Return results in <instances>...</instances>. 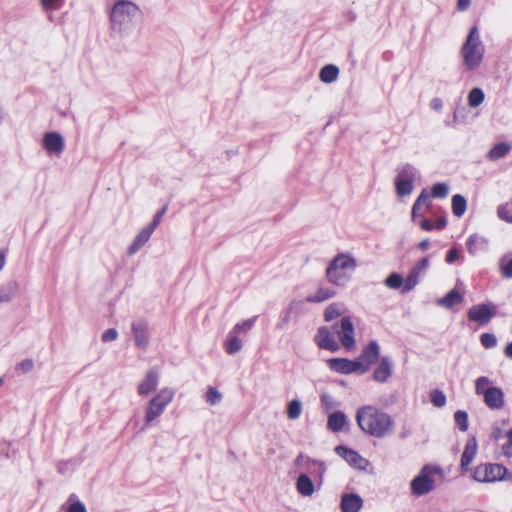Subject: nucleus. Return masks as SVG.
Returning a JSON list of instances; mask_svg holds the SVG:
<instances>
[{"instance_id": "24", "label": "nucleus", "mask_w": 512, "mask_h": 512, "mask_svg": "<svg viewBox=\"0 0 512 512\" xmlns=\"http://www.w3.org/2000/svg\"><path fill=\"white\" fill-rule=\"evenodd\" d=\"M135 345L139 348H146L149 343L148 329L144 322H133L131 325Z\"/></svg>"}, {"instance_id": "26", "label": "nucleus", "mask_w": 512, "mask_h": 512, "mask_svg": "<svg viewBox=\"0 0 512 512\" xmlns=\"http://www.w3.org/2000/svg\"><path fill=\"white\" fill-rule=\"evenodd\" d=\"M296 490L303 497H311L316 491V485L306 473H301L296 480Z\"/></svg>"}, {"instance_id": "34", "label": "nucleus", "mask_w": 512, "mask_h": 512, "mask_svg": "<svg viewBox=\"0 0 512 512\" xmlns=\"http://www.w3.org/2000/svg\"><path fill=\"white\" fill-rule=\"evenodd\" d=\"M19 286L15 281L8 282L0 288V302H9L18 292Z\"/></svg>"}, {"instance_id": "25", "label": "nucleus", "mask_w": 512, "mask_h": 512, "mask_svg": "<svg viewBox=\"0 0 512 512\" xmlns=\"http://www.w3.org/2000/svg\"><path fill=\"white\" fill-rule=\"evenodd\" d=\"M155 229L149 225L143 228L134 238L132 244L128 248V254H136L150 239Z\"/></svg>"}, {"instance_id": "53", "label": "nucleus", "mask_w": 512, "mask_h": 512, "mask_svg": "<svg viewBox=\"0 0 512 512\" xmlns=\"http://www.w3.org/2000/svg\"><path fill=\"white\" fill-rule=\"evenodd\" d=\"M166 211H167V206H164L160 211H158L155 214L153 221L149 224V226L152 227L153 229H156L157 226L159 225V223L161 222L162 217L166 213Z\"/></svg>"}, {"instance_id": "61", "label": "nucleus", "mask_w": 512, "mask_h": 512, "mask_svg": "<svg viewBox=\"0 0 512 512\" xmlns=\"http://www.w3.org/2000/svg\"><path fill=\"white\" fill-rule=\"evenodd\" d=\"M428 247H429V240H428V239H424V240H422V241L419 243V248H420L422 251H425Z\"/></svg>"}, {"instance_id": "41", "label": "nucleus", "mask_w": 512, "mask_h": 512, "mask_svg": "<svg viewBox=\"0 0 512 512\" xmlns=\"http://www.w3.org/2000/svg\"><path fill=\"white\" fill-rule=\"evenodd\" d=\"M256 319H257V316H254L252 318H249L242 322H239V323L235 324L231 330L235 331V333H237L239 335L246 334L252 329V327L254 326V324L256 322Z\"/></svg>"}, {"instance_id": "18", "label": "nucleus", "mask_w": 512, "mask_h": 512, "mask_svg": "<svg viewBox=\"0 0 512 512\" xmlns=\"http://www.w3.org/2000/svg\"><path fill=\"white\" fill-rule=\"evenodd\" d=\"M478 450V444L475 437H471L468 439L464 451L461 455L460 460V469L462 473H467L469 471V465L473 462L476 457Z\"/></svg>"}, {"instance_id": "22", "label": "nucleus", "mask_w": 512, "mask_h": 512, "mask_svg": "<svg viewBox=\"0 0 512 512\" xmlns=\"http://www.w3.org/2000/svg\"><path fill=\"white\" fill-rule=\"evenodd\" d=\"M392 362L389 357H382L373 372V379L379 383H385L392 375Z\"/></svg>"}, {"instance_id": "5", "label": "nucleus", "mask_w": 512, "mask_h": 512, "mask_svg": "<svg viewBox=\"0 0 512 512\" xmlns=\"http://www.w3.org/2000/svg\"><path fill=\"white\" fill-rule=\"evenodd\" d=\"M175 390L170 387H164L158 391L146 404L144 409V421L148 426L154 420L162 416L168 405L174 400Z\"/></svg>"}, {"instance_id": "13", "label": "nucleus", "mask_w": 512, "mask_h": 512, "mask_svg": "<svg viewBox=\"0 0 512 512\" xmlns=\"http://www.w3.org/2000/svg\"><path fill=\"white\" fill-rule=\"evenodd\" d=\"M314 341L319 348L330 352H337L340 348L339 343L334 337V332H331L327 327H320L318 329Z\"/></svg>"}, {"instance_id": "49", "label": "nucleus", "mask_w": 512, "mask_h": 512, "mask_svg": "<svg viewBox=\"0 0 512 512\" xmlns=\"http://www.w3.org/2000/svg\"><path fill=\"white\" fill-rule=\"evenodd\" d=\"M490 384V380L488 377L481 376L475 382V391L478 395H485V391L489 389L488 385Z\"/></svg>"}, {"instance_id": "17", "label": "nucleus", "mask_w": 512, "mask_h": 512, "mask_svg": "<svg viewBox=\"0 0 512 512\" xmlns=\"http://www.w3.org/2000/svg\"><path fill=\"white\" fill-rule=\"evenodd\" d=\"M43 147L47 152L59 155L64 151L65 140L58 132H48L43 137Z\"/></svg>"}, {"instance_id": "21", "label": "nucleus", "mask_w": 512, "mask_h": 512, "mask_svg": "<svg viewBox=\"0 0 512 512\" xmlns=\"http://www.w3.org/2000/svg\"><path fill=\"white\" fill-rule=\"evenodd\" d=\"M363 507V499L356 493H346L341 497L342 512H359Z\"/></svg>"}, {"instance_id": "15", "label": "nucleus", "mask_w": 512, "mask_h": 512, "mask_svg": "<svg viewBox=\"0 0 512 512\" xmlns=\"http://www.w3.org/2000/svg\"><path fill=\"white\" fill-rule=\"evenodd\" d=\"M335 452L337 453V455L345 459V461L348 464L359 470H365L368 465V461L365 458H363L358 452L345 446H337L335 448Z\"/></svg>"}, {"instance_id": "29", "label": "nucleus", "mask_w": 512, "mask_h": 512, "mask_svg": "<svg viewBox=\"0 0 512 512\" xmlns=\"http://www.w3.org/2000/svg\"><path fill=\"white\" fill-rule=\"evenodd\" d=\"M347 423L346 415L341 411H336L329 415L327 427L333 432L341 431Z\"/></svg>"}, {"instance_id": "16", "label": "nucleus", "mask_w": 512, "mask_h": 512, "mask_svg": "<svg viewBox=\"0 0 512 512\" xmlns=\"http://www.w3.org/2000/svg\"><path fill=\"white\" fill-rule=\"evenodd\" d=\"M159 378L158 370L156 368L150 369L138 384L137 393L143 397L155 391L159 385Z\"/></svg>"}, {"instance_id": "43", "label": "nucleus", "mask_w": 512, "mask_h": 512, "mask_svg": "<svg viewBox=\"0 0 512 512\" xmlns=\"http://www.w3.org/2000/svg\"><path fill=\"white\" fill-rule=\"evenodd\" d=\"M384 284L390 289H398L404 286V281L400 274L392 273L385 279Z\"/></svg>"}, {"instance_id": "45", "label": "nucleus", "mask_w": 512, "mask_h": 512, "mask_svg": "<svg viewBox=\"0 0 512 512\" xmlns=\"http://www.w3.org/2000/svg\"><path fill=\"white\" fill-rule=\"evenodd\" d=\"M454 420L461 431H466L468 429V415L466 412L458 410L454 414Z\"/></svg>"}, {"instance_id": "63", "label": "nucleus", "mask_w": 512, "mask_h": 512, "mask_svg": "<svg viewBox=\"0 0 512 512\" xmlns=\"http://www.w3.org/2000/svg\"><path fill=\"white\" fill-rule=\"evenodd\" d=\"M5 262H6L5 255L2 252H0V271L3 269Z\"/></svg>"}, {"instance_id": "14", "label": "nucleus", "mask_w": 512, "mask_h": 512, "mask_svg": "<svg viewBox=\"0 0 512 512\" xmlns=\"http://www.w3.org/2000/svg\"><path fill=\"white\" fill-rule=\"evenodd\" d=\"M429 267V259L423 258L419 261L410 271L408 276L404 281V286L402 289L403 293H407L411 291L419 282V278L425 274L426 270Z\"/></svg>"}, {"instance_id": "42", "label": "nucleus", "mask_w": 512, "mask_h": 512, "mask_svg": "<svg viewBox=\"0 0 512 512\" xmlns=\"http://www.w3.org/2000/svg\"><path fill=\"white\" fill-rule=\"evenodd\" d=\"M431 207V200L430 195L428 194L426 189H423L420 193V195L417 197L416 201L414 202V210L418 208H423L424 210H427Z\"/></svg>"}, {"instance_id": "32", "label": "nucleus", "mask_w": 512, "mask_h": 512, "mask_svg": "<svg viewBox=\"0 0 512 512\" xmlns=\"http://www.w3.org/2000/svg\"><path fill=\"white\" fill-rule=\"evenodd\" d=\"M339 76V68L336 65L328 64L321 68L319 78L323 83H333Z\"/></svg>"}, {"instance_id": "30", "label": "nucleus", "mask_w": 512, "mask_h": 512, "mask_svg": "<svg viewBox=\"0 0 512 512\" xmlns=\"http://www.w3.org/2000/svg\"><path fill=\"white\" fill-rule=\"evenodd\" d=\"M39 4L42 11L46 14L47 19L53 21L54 12L64 6L65 0H39Z\"/></svg>"}, {"instance_id": "64", "label": "nucleus", "mask_w": 512, "mask_h": 512, "mask_svg": "<svg viewBox=\"0 0 512 512\" xmlns=\"http://www.w3.org/2000/svg\"><path fill=\"white\" fill-rule=\"evenodd\" d=\"M330 398H331V397H330V396H328V395H323V396H322V402H323V403H329V399H330Z\"/></svg>"}, {"instance_id": "3", "label": "nucleus", "mask_w": 512, "mask_h": 512, "mask_svg": "<svg viewBox=\"0 0 512 512\" xmlns=\"http://www.w3.org/2000/svg\"><path fill=\"white\" fill-rule=\"evenodd\" d=\"M357 266V260L351 254L339 253L326 268L327 281L332 285L344 287L351 280Z\"/></svg>"}, {"instance_id": "39", "label": "nucleus", "mask_w": 512, "mask_h": 512, "mask_svg": "<svg viewBox=\"0 0 512 512\" xmlns=\"http://www.w3.org/2000/svg\"><path fill=\"white\" fill-rule=\"evenodd\" d=\"M302 413V403L299 399H293L287 405V417L290 420H296Z\"/></svg>"}, {"instance_id": "36", "label": "nucleus", "mask_w": 512, "mask_h": 512, "mask_svg": "<svg viewBox=\"0 0 512 512\" xmlns=\"http://www.w3.org/2000/svg\"><path fill=\"white\" fill-rule=\"evenodd\" d=\"M484 99L485 94L483 90L478 87L471 89L467 96V102L471 108H476L480 106L484 102Z\"/></svg>"}, {"instance_id": "46", "label": "nucleus", "mask_w": 512, "mask_h": 512, "mask_svg": "<svg viewBox=\"0 0 512 512\" xmlns=\"http://www.w3.org/2000/svg\"><path fill=\"white\" fill-rule=\"evenodd\" d=\"M222 400V394L214 387H209L206 393V401L210 405H216Z\"/></svg>"}, {"instance_id": "52", "label": "nucleus", "mask_w": 512, "mask_h": 512, "mask_svg": "<svg viewBox=\"0 0 512 512\" xmlns=\"http://www.w3.org/2000/svg\"><path fill=\"white\" fill-rule=\"evenodd\" d=\"M101 338L103 342L114 341L118 338V332L115 328H109L103 332Z\"/></svg>"}, {"instance_id": "44", "label": "nucleus", "mask_w": 512, "mask_h": 512, "mask_svg": "<svg viewBox=\"0 0 512 512\" xmlns=\"http://www.w3.org/2000/svg\"><path fill=\"white\" fill-rule=\"evenodd\" d=\"M449 193V186L445 183H437L432 187L431 196L434 198H446Z\"/></svg>"}, {"instance_id": "35", "label": "nucleus", "mask_w": 512, "mask_h": 512, "mask_svg": "<svg viewBox=\"0 0 512 512\" xmlns=\"http://www.w3.org/2000/svg\"><path fill=\"white\" fill-rule=\"evenodd\" d=\"M346 311L345 305L342 303H332L328 305L324 311V319L327 322L334 320Z\"/></svg>"}, {"instance_id": "19", "label": "nucleus", "mask_w": 512, "mask_h": 512, "mask_svg": "<svg viewBox=\"0 0 512 512\" xmlns=\"http://www.w3.org/2000/svg\"><path fill=\"white\" fill-rule=\"evenodd\" d=\"M380 354V346L377 341L373 340L370 341L367 346L364 347L362 350V353L357 358V361L360 362L362 365L367 366V371L369 370L370 366L377 361Z\"/></svg>"}, {"instance_id": "33", "label": "nucleus", "mask_w": 512, "mask_h": 512, "mask_svg": "<svg viewBox=\"0 0 512 512\" xmlns=\"http://www.w3.org/2000/svg\"><path fill=\"white\" fill-rule=\"evenodd\" d=\"M511 150V146L505 142L494 145L487 154V158L491 161H497L505 157Z\"/></svg>"}, {"instance_id": "57", "label": "nucleus", "mask_w": 512, "mask_h": 512, "mask_svg": "<svg viewBox=\"0 0 512 512\" xmlns=\"http://www.w3.org/2000/svg\"><path fill=\"white\" fill-rule=\"evenodd\" d=\"M417 223H419L420 227L424 231H431V230L435 229L434 224L426 218L420 219Z\"/></svg>"}, {"instance_id": "47", "label": "nucleus", "mask_w": 512, "mask_h": 512, "mask_svg": "<svg viewBox=\"0 0 512 512\" xmlns=\"http://www.w3.org/2000/svg\"><path fill=\"white\" fill-rule=\"evenodd\" d=\"M481 345L486 349L494 348L497 345V338L492 333H483L480 336Z\"/></svg>"}, {"instance_id": "37", "label": "nucleus", "mask_w": 512, "mask_h": 512, "mask_svg": "<svg viewBox=\"0 0 512 512\" xmlns=\"http://www.w3.org/2000/svg\"><path fill=\"white\" fill-rule=\"evenodd\" d=\"M62 508L66 509V512H87L85 505L74 494L69 496Z\"/></svg>"}, {"instance_id": "2", "label": "nucleus", "mask_w": 512, "mask_h": 512, "mask_svg": "<svg viewBox=\"0 0 512 512\" xmlns=\"http://www.w3.org/2000/svg\"><path fill=\"white\" fill-rule=\"evenodd\" d=\"M141 17L140 7L130 0H117L109 12L110 28L119 36H129Z\"/></svg>"}, {"instance_id": "6", "label": "nucleus", "mask_w": 512, "mask_h": 512, "mask_svg": "<svg viewBox=\"0 0 512 512\" xmlns=\"http://www.w3.org/2000/svg\"><path fill=\"white\" fill-rule=\"evenodd\" d=\"M441 473L442 470L437 466H423L419 474L410 483L412 494L419 497L431 492L435 486V475H440Z\"/></svg>"}, {"instance_id": "55", "label": "nucleus", "mask_w": 512, "mask_h": 512, "mask_svg": "<svg viewBox=\"0 0 512 512\" xmlns=\"http://www.w3.org/2000/svg\"><path fill=\"white\" fill-rule=\"evenodd\" d=\"M460 257V252L456 248H452L448 251L446 256V262L452 264Z\"/></svg>"}, {"instance_id": "50", "label": "nucleus", "mask_w": 512, "mask_h": 512, "mask_svg": "<svg viewBox=\"0 0 512 512\" xmlns=\"http://www.w3.org/2000/svg\"><path fill=\"white\" fill-rule=\"evenodd\" d=\"M430 399L436 407H443L446 403V396L440 390H433L430 394Z\"/></svg>"}, {"instance_id": "54", "label": "nucleus", "mask_w": 512, "mask_h": 512, "mask_svg": "<svg viewBox=\"0 0 512 512\" xmlns=\"http://www.w3.org/2000/svg\"><path fill=\"white\" fill-rule=\"evenodd\" d=\"M507 443L503 446L504 454L512 457V429L507 432Z\"/></svg>"}, {"instance_id": "20", "label": "nucleus", "mask_w": 512, "mask_h": 512, "mask_svg": "<svg viewBox=\"0 0 512 512\" xmlns=\"http://www.w3.org/2000/svg\"><path fill=\"white\" fill-rule=\"evenodd\" d=\"M489 239L479 234H472L466 240L467 251L470 255L475 256L479 252L488 250Z\"/></svg>"}, {"instance_id": "1", "label": "nucleus", "mask_w": 512, "mask_h": 512, "mask_svg": "<svg viewBox=\"0 0 512 512\" xmlns=\"http://www.w3.org/2000/svg\"><path fill=\"white\" fill-rule=\"evenodd\" d=\"M356 422L364 433L375 438L386 437L394 427L391 416L372 405H365L357 410Z\"/></svg>"}, {"instance_id": "60", "label": "nucleus", "mask_w": 512, "mask_h": 512, "mask_svg": "<svg viewBox=\"0 0 512 512\" xmlns=\"http://www.w3.org/2000/svg\"><path fill=\"white\" fill-rule=\"evenodd\" d=\"M471 0H457V9L459 11H466L470 6Z\"/></svg>"}, {"instance_id": "31", "label": "nucleus", "mask_w": 512, "mask_h": 512, "mask_svg": "<svg viewBox=\"0 0 512 512\" xmlns=\"http://www.w3.org/2000/svg\"><path fill=\"white\" fill-rule=\"evenodd\" d=\"M463 301V295L459 293L457 290L453 289L448 292L444 297L437 300V304L444 308L450 309L455 304L461 303Z\"/></svg>"}, {"instance_id": "11", "label": "nucleus", "mask_w": 512, "mask_h": 512, "mask_svg": "<svg viewBox=\"0 0 512 512\" xmlns=\"http://www.w3.org/2000/svg\"><path fill=\"white\" fill-rule=\"evenodd\" d=\"M496 315V308L492 304H478L472 306L468 311L469 321L479 325L488 324Z\"/></svg>"}, {"instance_id": "40", "label": "nucleus", "mask_w": 512, "mask_h": 512, "mask_svg": "<svg viewBox=\"0 0 512 512\" xmlns=\"http://www.w3.org/2000/svg\"><path fill=\"white\" fill-rule=\"evenodd\" d=\"M499 268L505 278H512V256L507 254L500 258Z\"/></svg>"}, {"instance_id": "9", "label": "nucleus", "mask_w": 512, "mask_h": 512, "mask_svg": "<svg viewBox=\"0 0 512 512\" xmlns=\"http://www.w3.org/2000/svg\"><path fill=\"white\" fill-rule=\"evenodd\" d=\"M332 329L346 350L355 349L354 325L350 317H343L339 323L332 325Z\"/></svg>"}, {"instance_id": "23", "label": "nucleus", "mask_w": 512, "mask_h": 512, "mask_svg": "<svg viewBox=\"0 0 512 512\" xmlns=\"http://www.w3.org/2000/svg\"><path fill=\"white\" fill-rule=\"evenodd\" d=\"M483 397L485 404L491 409H500L504 404L503 391L498 387H490Z\"/></svg>"}, {"instance_id": "58", "label": "nucleus", "mask_w": 512, "mask_h": 512, "mask_svg": "<svg viewBox=\"0 0 512 512\" xmlns=\"http://www.w3.org/2000/svg\"><path fill=\"white\" fill-rule=\"evenodd\" d=\"M434 224V227L436 230H442L446 227L447 225V219H446V216L445 215H442L440 216Z\"/></svg>"}, {"instance_id": "28", "label": "nucleus", "mask_w": 512, "mask_h": 512, "mask_svg": "<svg viewBox=\"0 0 512 512\" xmlns=\"http://www.w3.org/2000/svg\"><path fill=\"white\" fill-rule=\"evenodd\" d=\"M223 346L227 354L233 355L242 349L243 343L239 338V334L235 333L233 330H230L227 334Z\"/></svg>"}, {"instance_id": "4", "label": "nucleus", "mask_w": 512, "mask_h": 512, "mask_svg": "<svg viewBox=\"0 0 512 512\" xmlns=\"http://www.w3.org/2000/svg\"><path fill=\"white\" fill-rule=\"evenodd\" d=\"M484 52L485 48L480 39L478 28L472 27L460 51L466 70L474 71L479 68Z\"/></svg>"}, {"instance_id": "59", "label": "nucleus", "mask_w": 512, "mask_h": 512, "mask_svg": "<svg viewBox=\"0 0 512 512\" xmlns=\"http://www.w3.org/2000/svg\"><path fill=\"white\" fill-rule=\"evenodd\" d=\"M430 107L433 109V110H436V111H439L442 109L443 107V102L440 98L436 97V98H433L431 101H430Z\"/></svg>"}, {"instance_id": "7", "label": "nucleus", "mask_w": 512, "mask_h": 512, "mask_svg": "<svg viewBox=\"0 0 512 512\" xmlns=\"http://www.w3.org/2000/svg\"><path fill=\"white\" fill-rule=\"evenodd\" d=\"M475 481L480 483H492L496 481L510 480L512 474L508 473L505 466L497 463H486L478 465L472 473Z\"/></svg>"}, {"instance_id": "51", "label": "nucleus", "mask_w": 512, "mask_h": 512, "mask_svg": "<svg viewBox=\"0 0 512 512\" xmlns=\"http://www.w3.org/2000/svg\"><path fill=\"white\" fill-rule=\"evenodd\" d=\"M34 368V362L32 359H25L17 364L16 369L24 374L31 372Z\"/></svg>"}, {"instance_id": "48", "label": "nucleus", "mask_w": 512, "mask_h": 512, "mask_svg": "<svg viewBox=\"0 0 512 512\" xmlns=\"http://www.w3.org/2000/svg\"><path fill=\"white\" fill-rule=\"evenodd\" d=\"M497 215L501 220L507 223H512V212L508 204H502L498 206Z\"/></svg>"}, {"instance_id": "12", "label": "nucleus", "mask_w": 512, "mask_h": 512, "mask_svg": "<svg viewBox=\"0 0 512 512\" xmlns=\"http://www.w3.org/2000/svg\"><path fill=\"white\" fill-rule=\"evenodd\" d=\"M295 464L296 466L305 470H311L314 468V472L317 476V484L319 487L321 486L326 472V465L324 462L312 459L309 456L301 453L297 456Z\"/></svg>"}, {"instance_id": "56", "label": "nucleus", "mask_w": 512, "mask_h": 512, "mask_svg": "<svg viewBox=\"0 0 512 512\" xmlns=\"http://www.w3.org/2000/svg\"><path fill=\"white\" fill-rule=\"evenodd\" d=\"M424 209L423 208H418L416 210H414V205L412 206V211H411V217H412V220L414 222H418L420 219L424 218Z\"/></svg>"}, {"instance_id": "27", "label": "nucleus", "mask_w": 512, "mask_h": 512, "mask_svg": "<svg viewBox=\"0 0 512 512\" xmlns=\"http://www.w3.org/2000/svg\"><path fill=\"white\" fill-rule=\"evenodd\" d=\"M336 291L329 286L321 285L315 292L310 293L306 297L308 303H321L335 297Z\"/></svg>"}, {"instance_id": "8", "label": "nucleus", "mask_w": 512, "mask_h": 512, "mask_svg": "<svg viewBox=\"0 0 512 512\" xmlns=\"http://www.w3.org/2000/svg\"><path fill=\"white\" fill-rule=\"evenodd\" d=\"M419 171L411 164H402L397 168L395 189L399 196L410 195L414 188V182L419 179Z\"/></svg>"}, {"instance_id": "62", "label": "nucleus", "mask_w": 512, "mask_h": 512, "mask_svg": "<svg viewBox=\"0 0 512 512\" xmlns=\"http://www.w3.org/2000/svg\"><path fill=\"white\" fill-rule=\"evenodd\" d=\"M505 355L512 359V342L509 343L505 348Z\"/></svg>"}, {"instance_id": "10", "label": "nucleus", "mask_w": 512, "mask_h": 512, "mask_svg": "<svg viewBox=\"0 0 512 512\" xmlns=\"http://www.w3.org/2000/svg\"><path fill=\"white\" fill-rule=\"evenodd\" d=\"M327 365L332 371L340 374H363L367 372V366L362 365L357 361V359L349 360L346 358H331L327 360Z\"/></svg>"}, {"instance_id": "38", "label": "nucleus", "mask_w": 512, "mask_h": 512, "mask_svg": "<svg viewBox=\"0 0 512 512\" xmlns=\"http://www.w3.org/2000/svg\"><path fill=\"white\" fill-rule=\"evenodd\" d=\"M466 208L467 202L462 195L456 194L452 197V212L456 217L463 216Z\"/></svg>"}]
</instances>
